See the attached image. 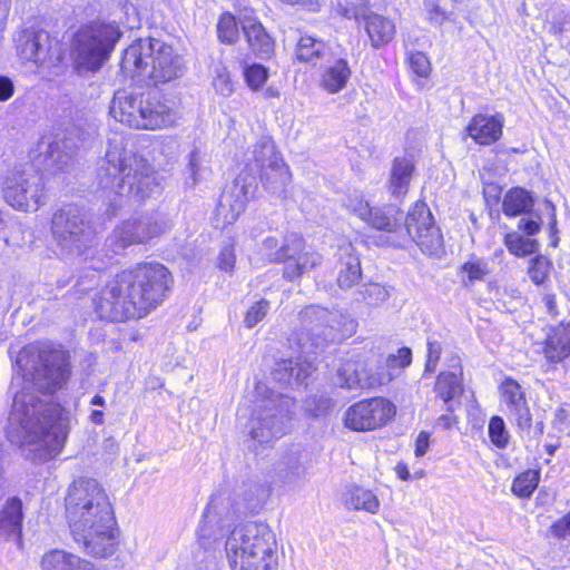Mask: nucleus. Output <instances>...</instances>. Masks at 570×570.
<instances>
[{"mask_svg": "<svg viewBox=\"0 0 570 570\" xmlns=\"http://www.w3.org/2000/svg\"><path fill=\"white\" fill-rule=\"evenodd\" d=\"M324 49L325 46L322 41L311 36H303L297 43L296 57L301 61L312 62L315 58L322 56Z\"/></svg>", "mask_w": 570, "mask_h": 570, "instance_id": "nucleus-41", "label": "nucleus"}, {"mask_svg": "<svg viewBox=\"0 0 570 570\" xmlns=\"http://www.w3.org/2000/svg\"><path fill=\"white\" fill-rule=\"evenodd\" d=\"M518 228L522 230L528 237L538 234L541 229V218L537 216L532 217H522L519 220Z\"/></svg>", "mask_w": 570, "mask_h": 570, "instance_id": "nucleus-56", "label": "nucleus"}, {"mask_svg": "<svg viewBox=\"0 0 570 570\" xmlns=\"http://www.w3.org/2000/svg\"><path fill=\"white\" fill-rule=\"evenodd\" d=\"M109 114L115 120L139 130L170 128L180 119L174 101L159 95L135 94L125 89L115 92Z\"/></svg>", "mask_w": 570, "mask_h": 570, "instance_id": "nucleus-7", "label": "nucleus"}, {"mask_svg": "<svg viewBox=\"0 0 570 570\" xmlns=\"http://www.w3.org/2000/svg\"><path fill=\"white\" fill-rule=\"evenodd\" d=\"M148 0H125L122 8L112 13V19L92 21L81 27L75 36V66L79 72H96L110 58L124 35L122 27L139 26L140 13Z\"/></svg>", "mask_w": 570, "mask_h": 570, "instance_id": "nucleus-4", "label": "nucleus"}, {"mask_svg": "<svg viewBox=\"0 0 570 570\" xmlns=\"http://www.w3.org/2000/svg\"><path fill=\"white\" fill-rule=\"evenodd\" d=\"M489 273L488 263L476 256H471L461 266L462 282L465 286L472 285L476 281H482Z\"/></svg>", "mask_w": 570, "mask_h": 570, "instance_id": "nucleus-39", "label": "nucleus"}, {"mask_svg": "<svg viewBox=\"0 0 570 570\" xmlns=\"http://www.w3.org/2000/svg\"><path fill=\"white\" fill-rule=\"evenodd\" d=\"M365 30L374 48H380L389 43L396 32L395 24L392 20L376 13H371L365 17Z\"/></svg>", "mask_w": 570, "mask_h": 570, "instance_id": "nucleus-30", "label": "nucleus"}, {"mask_svg": "<svg viewBox=\"0 0 570 570\" xmlns=\"http://www.w3.org/2000/svg\"><path fill=\"white\" fill-rule=\"evenodd\" d=\"M550 262L542 255L535 256L529 266V277L530 279L537 284L541 285L548 278V274L550 271Z\"/></svg>", "mask_w": 570, "mask_h": 570, "instance_id": "nucleus-48", "label": "nucleus"}, {"mask_svg": "<svg viewBox=\"0 0 570 570\" xmlns=\"http://www.w3.org/2000/svg\"><path fill=\"white\" fill-rule=\"evenodd\" d=\"M171 282L163 264H138L108 282L95 298L96 312L111 322L141 318L165 299Z\"/></svg>", "mask_w": 570, "mask_h": 570, "instance_id": "nucleus-2", "label": "nucleus"}, {"mask_svg": "<svg viewBox=\"0 0 570 570\" xmlns=\"http://www.w3.org/2000/svg\"><path fill=\"white\" fill-rule=\"evenodd\" d=\"M411 350L407 347H402L397 350L396 354H390L386 357H383V367L385 372L391 374L393 381L402 370L411 364Z\"/></svg>", "mask_w": 570, "mask_h": 570, "instance_id": "nucleus-40", "label": "nucleus"}, {"mask_svg": "<svg viewBox=\"0 0 570 570\" xmlns=\"http://www.w3.org/2000/svg\"><path fill=\"white\" fill-rule=\"evenodd\" d=\"M238 518L235 500L226 493L210 497L197 528V543L205 551L214 549L215 544L230 530Z\"/></svg>", "mask_w": 570, "mask_h": 570, "instance_id": "nucleus-10", "label": "nucleus"}, {"mask_svg": "<svg viewBox=\"0 0 570 570\" xmlns=\"http://www.w3.org/2000/svg\"><path fill=\"white\" fill-rule=\"evenodd\" d=\"M313 370L312 363L305 360H284L277 364L274 376L284 384H301L309 376Z\"/></svg>", "mask_w": 570, "mask_h": 570, "instance_id": "nucleus-31", "label": "nucleus"}, {"mask_svg": "<svg viewBox=\"0 0 570 570\" xmlns=\"http://www.w3.org/2000/svg\"><path fill=\"white\" fill-rule=\"evenodd\" d=\"M23 519L22 500L18 497L8 498L0 509V538L14 540L18 547L21 548Z\"/></svg>", "mask_w": 570, "mask_h": 570, "instance_id": "nucleus-22", "label": "nucleus"}, {"mask_svg": "<svg viewBox=\"0 0 570 570\" xmlns=\"http://www.w3.org/2000/svg\"><path fill=\"white\" fill-rule=\"evenodd\" d=\"M335 383L341 387L353 389L356 383V366L350 362L337 370Z\"/></svg>", "mask_w": 570, "mask_h": 570, "instance_id": "nucleus-50", "label": "nucleus"}, {"mask_svg": "<svg viewBox=\"0 0 570 570\" xmlns=\"http://www.w3.org/2000/svg\"><path fill=\"white\" fill-rule=\"evenodd\" d=\"M255 166L261 169V179L268 187L285 185L291 177L287 165L275 151V146L269 138L261 139L252 151Z\"/></svg>", "mask_w": 570, "mask_h": 570, "instance_id": "nucleus-17", "label": "nucleus"}, {"mask_svg": "<svg viewBox=\"0 0 570 570\" xmlns=\"http://www.w3.org/2000/svg\"><path fill=\"white\" fill-rule=\"evenodd\" d=\"M69 375V356L63 350L48 343L21 348L10 385L13 403L6 429L10 442L38 445L50 456L60 452L69 432L71 412L45 403L39 394L62 387Z\"/></svg>", "mask_w": 570, "mask_h": 570, "instance_id": "nucleus-1", "label": "nucleus"}, {"mask_svg": "<svg viewBox=\"0 0 570 570\" xmlns=\"http://www.w3.org/2000/svg\"><path fill=\"white\" fill-rule=\"evenodd\" d=\"M212 85L222 97H229L234 92V83L226 66L219 63L214 67Z\"/></svg>", "mask_w": 570, "mask_h": 570, "instance_id": "nucleus-45", "label": "nucleus"}, {"mask_svg": "<svg viewBox=\"0 0 570 570\" xmlns=\"http://www.w3.org/2000/svg\"><path fill=\"white\" fill-rule=\"evenodd\" d=\"M262 248L268 262H285L294 257V254L302 248V237L296 233L287 234L281 247H278V242L275 237H266L263 240Z\"/></svg>", "mask_w": 570, "mask_h": 570, "instance_id": "nucleus-28", "label": "nucleus"}, {"mask_svg": "<svg viewBox=\"0 0 570 570\" xmlns=\"http://www.w3.org/2000/svg\"><path fill=\"white\" fill-rule=\"evenodd\" d=\"M504 245L508 250L518 257H524L538 252L539 243L535 239L510 232L504 236Z\"/></svg>", "mask_w": 570, "mask_h": 570, "instance_id": "nucleus-38", "label": "nucleus"}, {"mask_svg": "<svg viewBox=\"0 0 570 570\" xmlns=\"http://www.w3.org/2000/svg\"><path fill=\"white\" fill-rule=\"evenodd\" d=\"M429 440H430V434L428 432L422 431L417 435L416 441H415V451H414L416 456H422L426 453V450L429 448Z\"/></svg>", "mask_w": 570, "mask_h": 570, "instance_id": "nucleus-60", "label": "nucleus"}, {"mask_svg": "<svg viewBox=\"0 0 570 570\" xmlns=\"http://www.w3.org/2000/svg\"><path fill=\"white\" fill-rule=\"evenodd\" d=\"M14 92V86L11 79L0 76V101L9 100Z\"/></svg>", "mask_w": 570, "mask_h": 570, "instance_id": "nucleus-59", "label": "nucleus"}, {"mask_svg": "<svg viewBox=\"0 0 570 570\" xmlns=\"http://www.w3.org/2000/svg\"><path fill=\"white\" fill-rule=\"evenodd\" d=\"M255 190L254 184L242 177L236 178L233 186L220 196L214 217L216 227L224 228L234 224L245 210L248 200L254 197Z\"/></svg>", "mask_w": 570, "mask_h": 570, "instance_id": "nucleus-16", "label": "nucleus"}, {"mask_svg": "<svg viewBox=\"0 0 570 570\" xmlns=\"http://www.w3.org/2000/svg\"><path fill=\"white\" fill-rule=\"evenodd\" d=\"M236 256L233 245H228L222 248L218 256V267L222 271L230 273L235 267Z\"/></svg>", "mask_w": 570, "mask_h": 570, "instance_id": "nucleus-53", "label": "nucleus"}, {"mask_svg": "<svg viewBox=\"0 0 570 570\" xmlns=\"http://www.w3.org/2000/svg\"><path fill=\"white\" fill-rule=\"evenodd\" d=\"M534 205L533 197L530 191L514 187L505 193L502 199V212L505 216H522L532 209Z\"/></svg>", "mask_w": 570, "mask_h": 570, "instance_id": "nucleus-32", "label": "nucleus"}, {"mask_svg": "<svg viewBox=\"0 0 570 570\" xmlns=\"http://www.w3.org/2000/svg\"><path fill=\"white\" fill-rule=\"evenodd\" d=\"M43 570H94L89 561L61 549L46 552L41 559Z\"/></svg>", "mask_w": 570, "mask_h": 570, "instance_id": "nucleus-29", "label": "nucleus"}, {"mask_svg": "<svg viewBox=\"0 0 570 570\" xmlns=\"http://www.w3.org/2000/svg\"><path fill=\"white\" fill-rule=\"evenodd\" d=\"M122 72L139 80H149L154 85L173 81L184 73L183 58L163 40L140 38L124 52Z\"/></svg>", "mask_w": 570, "mask_h": 570, "instance_id": "nucleus-5", "label": "nucleus"}, {"mask_svg": "<svg viewBox=\"0 0 570 570\" xmlns=\"http://www.w3.org/2000/svg\"><path fill=\"white\" fill-rule=\"evenodd\" d=\"M171 228L169 219L159 212L145 213L121 222L109 238L112 250L118 253L129 246L147 244Z\"/></svg>", "mask_w": 570, "mask_h": 570, "instance_id": "nucleus-11", "label": "nucleus"}, {"mask_svg": "<svg viewBox=\"0 0 570 570\" xmlns=\"http://www.w3.org/2000/svg\"><path fill=\"white\" fill-rule=\"evenodd\" d=\"M97 178L102 189L120 197L118 206L140 204L160 191L153 167L129 149L128 141L120 136L109 139Z\"/></svg>", "mask_w": 570, "mask_h": 570, "instance_id": "nucleus-3", "label": "nucleus"}, {"mask_svg": "<svg viewBox=\"0 0 570 570\" xmlns=\"http://www.w3.org/2000/svg\"><path fill=\"white\" fill-rule=\"evenodd\" d=\"M434 391L446 404V411H453L451 401L461 392V382L459 376L452 372L440 373L435 382Z\"/></svg>", "mask_w": 570, "mask_h": 570, "instance_id": "nucleus-37", "label": "nucleus"}, {"mask_svg": "<svg viewBox=\"0 0 570 570\" xmlns=\"http://www.w3.org/2000/svg\"><path fill=\"white\" fill-rule=\"evenodd\" d=\"M362 370L358 372V386L373 389L385 385L392 381L390 373L383 367V353L381 346L372 342L362 341Z\"/></svg>", "mask_w": 570, "mask_h": 570, "instance_id": "nucleus-18", "label": "nucleus"}, {"mask_svg": "<svg viewBox=\"0 0 570 570\" xmlns=\"http://www.w3.org/2000/svg\"><path fill=\"white\" fill-rule=\"evenodd\" d=\"M52 234L60 255L85 256L96 244V232L76 206H67L52 217Z\"/></svg>", "mask_w": 570, "mask_h": 570, "instance_id": "nucleus-9", "label": "nucleus"}, {"mask_svg": "<svg viewBox=\"0 0 570 570\" xmlns=\"http://www.w3.org/2000/svg\"><path fill=\"white\" fill-rule=\"evenodd\" d=\"M399 209L394 206L371 207L367 203L358 204V218L370 227L383 232H394L399 226Z\"/></svg>", "mask_w": 570, "mask_h": 570, "instance_id": "nucleus-25", "label": "nucleus"}, {"mask_svg": "<svg viewBox=\"0 0 570 570\" xmlns=\"http://www.w3.org/2000/svg\"><path fill=\"white\" fill-rule=\"evenodd\" d=\"M249 429L252 439L263 444L283 436L288 431V424L285 416H281L274 409L265 406L262 413L254 414Z\"/></svg>", "mask_w": 570, "mask_h": 570, "instance_id": "nucleus-21", "label": "nucleus"}, {"mask_svg": "<svg viewBox=\"0 0 570 570\" xmlns=\"http://www.w3.org/2000/svg\"><path fill=\"white\" fill-rule=\"evenodd\" d=\"M78 130L73 129L69 137L56 139L49 145L50 157L59 165L60 168L67 166L68 160L79 148Z\"/></svg>", "mask_w": 570, "mask_h": 570, "instance_id": "nucleus-35", "label": "nucleus"}, {"mask_svg": "<svg viewBox=\"0 0 570 570\" xmlns=\"http://www.w3.org/2000/svg\"><path fill=\"white\" fill-rule=\"evenodd\" d=\"M17 55L23 62L36 67L56 66L62 59L60 46L46 31H22L17 39Z\"/></svg>", "mask_w": 570, "mask_h": 570, "instance_id": "nucleus-14", "label": "nucleus"}, {"mask_svg": "<svg viewBox=\"0 0 570 570\" xmlns=\"http://www.w3.org/2000/svg\"><path fill=\"white\" fill-rule=\"evenodd\" d=\"M405 229L423 253L440 256L443 252L442 235L434 225L432 214L424 203L417 202L409 210Z\"/></svg>", "mask_w": 570, "mask_h": 570, "instance_id": "nucleus-13", "label": "nucleus"}, {"mask_svg": "<svg viewBox=\"0 0 570 570\" xmlns=\"http://www.w3.org/2000/svg\"><path fill=\"white\" fill-rule=\"evenodd\" d=\"M356 281V271L351 263L346 264V268L342 269L337 277V283L341 288H351Z\"/></svg>", "mask_w": 570, "mask_h": 570, "instance_id": "nucleus-57", "label": "nucleus"}, {"mask_svg": "<svg viewBox=\"0 0 570 570\" xmlns=\"http://www.w3.org/2000/svg\"><path fill=\"white\" fill-rule=\"evenodd\" d=\"M217 33L220 41L234 43L237 41L239 31L235 17L229 12H224L217 23Z\"/></svg>", "mask_w": 570, "mask_h": 570, "instance_id": "nucleus-46", "label": "nucleus"}, {"mask_svg": "<svg viewBox=\"0 0 570 570\" xmlns=\"http://www.w3.org/2000/svg\"><path fill=\"white\" fill-rule=\"evenodd\" d=\"M344 424L352 431H356V406L351 405L345 412Z\"/></svg>", "mask_w": 570, "mask_h": 570, "instance_id": "nucleus-64", "label": "nucleus"}, {"mask_svg": "<svg viewBox=\"0 0 570 570\" xmlns=\"http://www.w3.org/2000/svg\"><path fill=\"white\" fill-rule=\"evenodd\" d=\"M240 23L249 48L261 57L269 56L273 52L274 42L263 24L253 17L252 11H244Z\"/></svg>", "mask_w": 570, "mask_h": 570, "instance_id": "nucleus-24", "label": "nucleus"}, {"mask_svg": "<svg viewBox=\"0 0 570 570\" xmlns=\"http://www.w3.org/2000/svg\"><path fill=\"white\" fill-rule=\"evenodd\" d=\"M415 171L413 156L396 157L390 170L389 189L393 196H404Z\"/></svg>", "mask_w": 570, "mask_h": 570, "instance_id": "nucleus-26", "label": "nucleus"}, {"mask_svg": "<svg viewBox=\"0 0 570 570\" xmlns=\"http://www.w3.org/2000/svg\"><path fill=\"white\" fill-rule=\"evenodd\" d=\"M570 355V321L553 327L547 336L544 356L551 363H559Z\"/></svg>", "mask_w": 570, "mask_h": 570, "instance_id": "nucleus-27", "label": "nucleus"}, {"mask_svg": "<svg viewBox=\"0 0 570 570\" xmlns=\"http://www.w3.org/2000/svg\"><path fill=\"white\" fill-rule=\"evenodd\" d=\"M65 500L66 515L112 505L105 488L94 478L82 476L75 480L69 485Z\"/></svg>", "mask_w": 570, "mask_h": 570, "instance_id": "nucleus-15", "label": "nucleus"}, {"mask_svg": "<svg viewBox=\"0 0 570 570\" xmlns=\"http://www.w3.org/2000/svg\"><path fill=\"white\" fill-rule=\"evenodd\" d=\"M489 436L498 448H504L508 444L509 434L504 422L499 416H493L489 423Z\"/></svg>", "mask_w": 570, "mask_h": 570, "instance_id": "nucleus-49", "label": "nucleus"}, {"mask_svg": "<svg viewBox=\"0 0 570 570\" xmlns=\"http://www.w3.org/2000/svg\"><path fill=\"white\" fill-rule=\"evenodd\" d=\"M208 171V160L205 154L199 150H193L188 156V179L191 186H195L199 180L204 179Z\"/></svg>", "mask_w": 570, "mask_h": 570, "instance_id": "nucleus-42", "label": "nucleus"}, {"mask_svg": "<svg viewBox=\"0 0 570 570\" xmlns=\"http://www.w3.org/2000/svg\"><path fill=\"white\" fill-rule=\"evenodd\" d=\"M550 532L557 538L570 535V512L563 518L558 519L551 527Z\"/></svg>", "mask_w": 570, "mask_h": 570, "instance_id": "nucleus-58", "label": "nucleus"}, {"mask_svg": "<svg viewBox=\"0 0 570 570\" xmlns=\"http://www.w3.org/2000/svg\"><path fill=\"white\" fill-rule=\"evenodd\" d=\"M285 262L284 276L293 281L303 273L317 266L321 262V257L316 253L304 252V242L302 240V248L294 254V257Z\"/></svg>", "mask_w": 570, "mask_h": 570, "instance_id": "nucleus-34", "label": "nucleus"}, {"mask_svg": "<svg viewBox=\"0 0 570 570\" xmlns=\"http://www.w3.org/2000/svg\"><path fill=\"white\" fill-rule=\"evenodd\" d=\"M504 119L501 115H475L466 127L468 135L480 145H491L502 136Z\"/></svg>", "mask_w": 570, "mask_h": 570, "instance_id": "nucleus-23", "label": "nucleus"}, {"mask_svg": "<svg viewBox=\"0 0 570 570\" xmlns=\"http://www.w3.org/2000/svg\"><path fill=\"white\" fill-rule=\"evenodd\" d=\"M411 69L420 77L426 78L431 72V62L423 52H414L410 57Z\"/></svg>", "mask_w": 570, "mask_h": 570, "instance_id": "nucleus-51", "label": "nucleus"}, {"mask_svg": "<svg viewBox=\"0 0 570 570\" xmlns=\"http://www.w3.org/2000/svg\"><path fill=\"white\" fill-rule=\"evenodd\" d=\"M268 302L267 301H261L258 303H256L254 306H252L247 313H246V316H245V324L248 328H252L254 327L258 322H261L267 311H268Z\"/></svg>", "mask_w": 570, "mask_h": 570, "instance_id": "nucleus-52", "label": "nucleus"}, {"mask_svg": "<svg viewBox=\"0 0 570 570\" xmlns=\"http://www.w3.org/2000/svg\"><path fill=\"white\" fill-rule=\"evenodd\" d=\"M342 502L347 510H356L354 485H352L350 489L346 490V492L342 494Z\"/></svg>", "mask_w": 570, "mask_h": 570, "instance_id": "nucleus-63", "label": "nucleus"}, {"mask_svg": "<svg viewBox=\"0 0 570 570\" xmlns=\"http://www.w3.org/2000/svg\"><path fill=\"white\" fill-rule=\"evenodd\" d=\"M246 85L252 91L261 90L268 79V69L261 63L245 65L243 70Z\"/></svg>", "mask_w": 570, "mask_h": 570, "instance_id": "nucleus-43", "label": "nucleus"}, {"mask_svg": "<svg viewBox=\"0 0 570 570\" xmlns=\"http://www.w3.org/2000/svg\"><path fill=\"white\" fill-rule=\"evenodd\" d=\"M360 293L365 304L370 306L380 305L390 296L389 289L379 283L363 285Z\"/></svg>", "mask_w": 570, "mask_h": 570, "instance_id": "nucleus-47", "label": "nucleus"}, {"mask_svg": "<svg viewBox=\"0 0 570 570\" xmlns=\"http://www.w3.org/2000/svg\"><path fill=\"white\" fill-rule=\"evenodd\" d=\"M449 413L442 414L436 419L435 425L442 430H450L453 425L458 423V419L452 414L453 411H448Z\"/></svg>", "mask_w": 570, "mask_h": 570, "instance_id": "nucleus-61", "label": "nucleus"}, {"mask_svg": "<svg viewBox=\"0 0 570 570\" xmlns=\"http://www.w3.org/2000/svg\"><path fill=\"white\" fill-rule=\"evenodd\" d=\"M2 196L8 205L22 212H36L43 204V181L38 171H10L1 184Z\"/></svg>", "mask_w": 570, "mask_h": 570, "instance_id": "nucleus-12", "label": "nucleus"}, {"mask_svg": "<svg viewBox=\"0 0 570 570\" xmlns=\"http://www.w3.org/2000/svg\"><path fill=\"white\" fill-rule=\"evenodd\" d=\"M542 303L546 307L547 313H549L551 316L557 317L558 316V309H557V303H556V295L551 293H547L542 297Z\"/></svg>", "mask_w": 570, "mask_h": 570, "instance_id": "nucleus-62", "label": "nucleus"}, {"mask_svg": "<svg viewBox=\"0 0 570 570\" xmlns=\"http://www.w3.org/2000/svg\"><path fill=\"white\" fill-rule=\"evenodd\" d=\"M98 509L66 517L75 540L82 543L88 553L106 558L114 552L116 518L112 505Z\"/></svg>", "mask_w": 570, "mask_h": 570, "instance_id": "nucleus-8", "label": "nucleus"}, {"mask_svg": "<svg viewBox=\"0 0 570 570\" xmlns=\"http://www.w3.org/2000/svg\"><path fill=\"white\" fill-rule=\"evenodd\" d=\"M396 414V406L381 396L358 402V431L379 429L390 422Z\"/></svg>", "mask_w": 570, "mask_h": 570, "instance_id": "nucleus-20", "label": "nucleus"}, {"mask_svg": "<svg viewBox=\"0 0 570 570\" xmlns=\"http://www.w3.org/2000/svg\"><path fill=\"white\" fill-rule=\"evenodd\" d=\"M499 392L502 403L507 406L517 425L529 433L531 430V413L522 386L515 380L508 377L501 383Z\"/></svg>", "mask_w": 570, "mask_h": 570, "instance_id": "nucleus-19", "label": "nucleus"}, {"mask_svg": "<svg viewBox=\"0 0 570 570\" xmlns=\"http://www.w3.org/2000/svg\"><path fill=\"white\" fill-rule=\"evenodd\" d=\"M350 76L351 70L346 61L343 59L336 60L333 66L325 69L322 76V86L328 92H337L345 87Z\"/></svg>", "mask_w": 570, "mask_h": 570, "instance_id": "nucleus-36", "label": "nucleus"}, {"mask_svg": "<svg viewBox=\"0 0 570 570\" xmlns=\"http://www.w3.org/2000/svg\"><path fill=\"white\" fill-rule=\"evenodd\" d=\"M276 538L268 524L247 522L230 530L225 542L230 570H276Z\"/></svg>", "mask_w": 570, "mask_h": 570, "instance_id": "nucleus-6", "label": "nucleus"}, {"mask_svg": "<svg viewBox=\"0 0 570 570\" xmlns=\"http://www.w3.org/2000/svg\"><path fill=\"white\" fill-rule=\"evenodd\" d=\"M442 353V346L436 341H430L428 343V360L425 364L426 372H433L436 367V364L440 360Z\"/></svg>", "mask_w": 570, "mask_h": 570, "instance_id": "nucleus-55", "label": "nucleus"}, {"mask_svg": "<svg viewBox=\"0 0 570 570\" xmlns=\"http://www.w3.org/2000/svg\"><path fill=\"white\" fill-rule=\"evenodd\" d=\"M539 479L538 471H525L513 481L512 492L520 498H529L538 487Z\"/></svg>", "mask_w": 570, "mask_h": 570, "instance_id": "nucleus-44", "label": "nucleus"}, {"mask_svg": "<svg viewBox=\"0 0 570 570\" xmlns=\"http://www.w3.org/2000/svg\"><path fill=\"white\" fill-rule=\"evenodd\" d=\"M279 474L287 484H296L306 475V465L299 450L288 451L279 463Z\"/></svg>", "mask_w": 570, "mask_h": 570, "instance_id": "nucleus-33", "label": "nucleus"}, {"mask_svg": "<svg viewBox=\"0 0 570 570\" xmlns=\"http://www.w3.org/2000/svg\"><path fill=\"white\" fill-rule=\"evenodd\" d=\"M379 508L380 501L372 491L366 490L358 494V510L363 509L370 513H376Z\"/></svg>", "mask_w": 570, "mask_h": 570, "instance_id": "nucleus-54", "label": "nucleus"}]
</instances>
